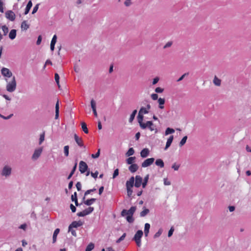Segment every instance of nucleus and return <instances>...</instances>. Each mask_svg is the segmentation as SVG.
Returning a JSON list of instances; mask_svg holds the SVG:
<instances>
[{
    "mask_svg": "<svg viewBox=\"0 0 251 251\" xmlns=\"http://www.w3.org/2000/svg\"><path fill=\"white\" fill-rule=\"evenodd\" d=\"M159 78L158 77H155L153 79V81H152V85H155L159 81Z\"/></svg>",
    "mask_w": 251,
    "mask_h": 251,
    "instance_id": "obj_64",
    "label": "nucleus"
},
{
    "mask_svg": "<svg viewBox=\"0 0 251 251\" xmlns=\"http://www.w3.org/2000/svg\"><path fill=\"white\" fill-rule=\"evenodd\" d=\"M91 106L92 110L96 109V103L93 99L91 100Z\"/></svg>",
    "mask_w": 251,
    "mask_h": 251,
    "instance_id": "obj_40",
    "label": "nucleus"
},
{
    "mask_svg": "<svg viewBox=\"0 0 251 251\" xmlns=\"http://www.w3.org/2000/svg\"><path fill=\"white\" fill-rule=\"evenodd\" d=\"M2 29L4 33V35H6L8 32V28L5 25L2 26Z\"/></svg>",
    "mask_w": 251,
    "mask_h": 251,
    "instance_id": "obj_45",
    "label": "nucleus"
},
{
    "mask_svg": "<svg viewBox=\"0 0 251 251\" xmlns=\"http://www.w3.org/2000/svg\"><path fill=\"white\" fill-rule=\"evenodd\" d=\"M95 245L93 243H90L86 248L85 251H91L94 248Z\"/></svg>",
    "mask_w": 251,
    "mask_h": 251,
    "instance_id": "obj_33",
    "label": "nucleus"
},
{
    "mask_svg": "<svg viewBox=\"0 0 251 251\" xmlns=\"http://www.w3.org/2000/svg\"><path fill=\"white\" fill-rule=\"evenodd\" d=\"M189 75V73H185L182 75L177 80L176 82H179L183 79V78Z\"/></svg>",
    "mask_w": 251,
    "mask_h": 251,
    "instance_id": "obj_44",
    "label": "nucleus"
},
{
    "mask_svg": "<svg viewBox=\"0 0 251 251\" xmlns=\"http://www.w3.org/2000/svg\"><path fill=\"white\" fill-rule=\"evenodd\" d=\"M139 168V166L137 164H131L129 167L128 170L131 173H134L136 172Z\"/></svg>",
    "mask_w": 251,
    "mask_h": 251,
    "instance_id": "obj_17",
    "label": "nucleus"
},
{
    "mask_svg": "<svg viewBox=\"0 0 251 251\" xmlns=\"http://www.w3.org/2000/svg\"><path fill=\"white\" fill-rule=\"evenodd\" d=\"M126 233H124L117 241V243H120L121 241L124 240L126 236Z\"/></svg>",
    "mask_w": 251,
    "mask_h": 251,
    "instance_id": "obj_41",
    "label": "nucleus"
},
{
    "mask_svg": "<svg viewBox=\"0 0 251 251\" xmlns=\"http://www.w3.org/2000/svg\"><path fill=\"white\" fill-rule=\"evenodd\" d=\"M174 139V136L173 135H171L169 137V138L168 139L166 146L164 148V150L166 151L171 145V144L172 143V142Z\"/></svg>",
    "mask_w": 251,
    "mask_h": 251,
    "instance_id": "obj_15",
    "label": "nucleus"
},
{
    "mask_svg": "<svg viewBox=\"0 0 251 251\" xmlns=\"http://www.w3.org/2000/svg\"><path fill=\"white\" fill-rule=\"evenodd\" d=\"M88 166L86 162L83 161H80L79 164V171L81 174H84L86 172V176L90 175V171L88 170Z\"/></svg>",
    "mask_w": 251,
    "mask_h": 251,
    "instance_id": "obj_4",
    "label": "nucleus"
},
{
    "mask_svg": "<svg viewBox=\"0 0 251 251\" xmlns=\"http://www.w3.org/2000/svg\"><path fill=\"white\" fill-rule=\"evenodd\" d=\"M136 157H129L126 160V162L127 164L131 165L133 164V162H134L135 160Z\"/></svg>",
    "mask_w": 251,
    "mask_h": 251,
    "instance_id": "obj_29",
    "label": "nucleus"
},
{
    "mask_svg": "<svg viewBox=\"0 0 251 251\" xmlns=\"http://www.w3.org/2000/svg\"><path fill=\"white\" fill-rule=\"evenodd\" d=\"M119 175V169H116L114 170L113 174V178H116Z\"/></svg>",
    "mask_w": 251,
    "mask_h": 251,
    "instance_id": "obj_53",
    "label": "nucleus"
},
{
    "mask_svg": "<svg viewBox=\"0 0 251 251\" xmlns=\"http://www.w3.org/2000/svg\"><path fill=\"white\" fill-rule=\"evenodd\" d=\"M154 158H150L146 159L142 163V167L145 168L151 165L154 162Z\"/></svg>",
    "mask_w": 251,
    "mask_h": 251,
    "instance_id": "obj_11",
    "label": "nucleus"
},
{
    "mask_svg": "<svg viewBox=\"0 0 251 251\" xmlns=\"http://www.w3.org/2000/svg\"><path fill=\"white\" fill-rule=\"evenodd\" d=\"M11 168L8 165H5L2 168L0 174L2 176L7 177L11 175Z\"/></svg>",
    "mask_w": 251,
    "mask_h": 251,
    "instance_id": "obj_6",
    "label": "nucleus"
},
{
    "mask_svg": "<svg viewBox=\"0 0 251 251\" xmlns=\"http://www.w3.org/2000/svg\"><path fill=\"white\" fill-rule=\"evenodd\" d=\"M137 111L136 109H135L132 111V113L131 114V115L130 116V118L129 119V123H131L133 122V121L134 120V119L135 118V115L137 114Z\"/></svg>",
    "mask_w": 251,
    "mask_h": 251,
    "instance_id": "obj_25",
    "label": "nucleus"
},
{
    "mask_svg": "<svg viewBox=\"0 0 251 251\" xmlns=\"http://www.w3.org/2000/svg\"><path fill=\"white\" fill-rule=\"evenodd\" d=\"M150 212V210L146 207H143V210L140 213V216L141 217L146 216Z\"/></svg>",
    "mask_w": 251,
    "mask_h": 251,
    "instance_id": "obj_22",
    "label": "nucleus"
},
{
    "mask_svg": "<svg viewBox=\"0 0 251 251\" xmlns=\"http://www.w3.org/2000/svg\"><path fill=\"white\" fill-rule=\"evenodd\" d=\"M174 231V228L172 226V227H171V228L170 229V230L168 231V236L169 237H171L172 236L173 234Z\"/></svg>",
    "mask_w": 251,
    "mask_h": 251,
    "instance_id": "obj_49",
    "label": "nucleus"
},
{
    "mask_svg": "<svg viewBox=\"0 0 251 251\" xmlns=\"http://www.w3.org/2000/svg\"><path fill=\"white\" fill-rule=\"evenodd\" d=\"M150 224L149 223H146L145 224V227H144V233L145 237H147L148 236L150 229Z\"/></svg>",
    "mask_w": 251,
    "mask_h": 251,
    "instance_id": "obj_19",
    "label": "nucleus"
},
{
    "mask_svg": "<svg viewBox=\"0 0 251 251\" xmlns=\"http://www.w3.org/2000/svg\"><path fill=\"white\" fill-rule=\"evenodd\" d=\"M69 146H65L64 148V154L66 156H68L69 155Z\"/></svg>",
    "mask_w": 251,
    "mask_h": 251,
    "instance_id": "obj_42",
    "label": "nucleus"
},
{
    "mask_svg": "<svg viewBox=\"0 0 251 251\" xmlns=\"http://www.w3.org/2000/svg\"><path fill=\"white\" fill-rule=\"evenodd\" d=\"M32 6V3L31 0L28 1V3L26 5V6L25 7V11L24 12L25 15H26L28 13Z\"/></svg>",
    "mask_w": 251,
    "mask_h": 251,
    "instance_id": "obj_18",
    "label": "nucleus"
},
{
    "mask_svg": "<svg viewBox=\"0 0 251 251\" xmlns=\"http://www.w3.org/2000/svg\"><path fill=\"white\" fill-rule=\"evenodd\" d=\"M135 151L133 148H130L126 153V156H130L134 153Z\"/></svg>",
    "mask_w": 251,
    "mask_h": 251,
    "instance_id": "obj_31",
    "label": "nucleus"
},
{
    "mask_svg": "<svg viewBox=\"0 0 251 251\" xmlns=\"http://www.w3.org/2000/svg\"><path fill=\"white\" fill-rule=\"evenodd\" d=\"M40 4L39 3H38L33 8V10H32V14H34V13H35L38 9V8H39V6Z\"/></svg>",
    "mask_w": 251,
    "mask_h": 251,
    "instance_id": "obj_54",
    "label": "nucleus"
},
{
    "mask_svg": "<svg viewBox=\"0 0 251 251\" xmlns=\"http://www.w3.org/2000/svg\"><path fill=\"white\" fill-rule=\"evenodd\" d=\"M71 200L72 201H75L77 200V193L76 192H75L73 195L71 196Z\"/></svg>",
    "mask_w": 251,
    "mask_h": 251,
    "instance_id": "obj_46",
    "label": "nucleus"
},
{
    "mask_svg": "<svg viewBox=\"0 0 251 251\" xmlns=\"http://www.w3.org/2000/svg\"><path fill=\"white\" fill-rule=\"evenodd\" d=\"M100 149H98L97 152L96 154H92L91 156L93 158H97L100 156Z\"/></svg>",
    "mask_w": 251,
    "mask_h": 251,
    "instance_id": "obj_43",
    "label": "nucleus"
},
{
    "mask_svg": "<svg viewBox=\"0 0 251 251\" xmlns=\"http://www.w3.org/2000/svg\"><path fill=\"white\" fill-rule=\"evenodd\" d=\"M16 37V29H12L9 34V37L10 39L13 40Z\"/></svg>",
    "mask_w": 251,
    "mask_h": 251,
    "instance_id": "obj_21",
    "label": "nucleus"
},
{
    "mask_svg": "<svg viewBox=\"0 0 251 251\" xmlns=\"http://www.w3.org/2000/svg\"><path fill=\"white\" fill-rule=\"evenodd\" d=\"M68 231L71 232L72 235H73L74 236L76 237L77 234H76L75 230L73 229V228H71L70 230V226L68 227Z\"/></svg>",
    "mask_w": 251,
    "mask_h": 251,
    "instance_id": "obj_47",
    "label": "nucleus"
},
{
    "mask_svg": "<svg viewBox=\"0 0 251 251\" xmlns=\"http://www.w3.org/2000/svg\"><path fill=\"white\" fill-rule=\"evenodd\" d=\"M134 185V184L132 183V182H129L128 181H127L126 182V187L132 188Z\"/></svg>",
    "mask_w": 251,
    "mask_h": 251,
    "instance_id": "obj_56",
    "label": "nucleus"
},
{
    "mask_svg": "<svg viewBox=\"0 0 251 251\" xmlns=\"http://www.w3.org/2000/svg\"><path fill=\"white\" fill-rule=\"evenodd\" d=\"M162 231H163V230L161 228H160L158 230V231L156 233H155V234L154 235V236H153L154 238H156L159 237L162 234Z\"/></svg>",
    "mask_w": 251,
    "mask_h": 251,
    "instance_id": "obj_38",
    "label": "nucleus"
},
{
    "mask_svg": "<svg viewBox=\"0 0 251 251\" xmlns=\"http://www.w3.org/2000/svg\"><path fill=\"white\" fill-rule=\"evenodd\" d=\"M59 231H60V229L59 228H56L55 229V230L53 232V236H52V243H54L56 242V239H57V236L58 234L59 233Z\"/></svg>",
    "mask_w": 251,
    "mask_h": 251,
    "instance_id": "obj_20",
    "label": "nucleus"
},
{
    "mask_svg": "<svg viewBox=\"0 0 251 251\" xmlns=\"http://www.w3.org/2000/svg\"><path fill=\"white\" fill-rule=\"evenodd\" d=\"M29 27V25L26 23V21H24L22 23L21 28L24 30H27Z\"/></svg>",
    "mask_w": 251,
    "mask_h": 251,
    "instance_id": "obj_30",
    "label": "nucleus"
},
{
    "mask_svg": "<svg viewBox=\"0 0 251 251\" xmlns=\"http://www.w3.org/2000/svg\"><path fill=\"white\" fill-rule=\"evenodd\" d=\"M96 201V199L91 198L90 199H88L85 201H84V204L87 206H90Z\"/></svg>",
    "mask_w": 251,
    "mask_h": 251,
    "instance_id": "obj_23",
    "label": "nucleus"
},
{
    "mask_svg": "<svg viewBox=\"0 0 251 251\" xmlns=\"http://www.w3.org/2000/svg\"><path fill=\"white\" fill-rule=\"evenodd\" d=\"M144 118V115L138 112L137 119L140 127L142 129H145L148 128L151 131H154V132L156 133L158 132V130L153 122L151 121H148L145 123L143 122Z\"/></svg>",
    "mask_w": 251,
    "mask_h": 251,
    "instance_id": "obj_1",
    "label": "nucleus"
},
{
    "mask_svg": "<svg viewBox=\"0 0 251 251\" xmlns=\"http://www.w3.org/2000/svg\"><path fill=\"white\" fill-rule=\"evenodd\" d=\"M187 139V136H184L180 142H179V145L180 147L183 146L186 142V140Z\"/></svg>",
    "mask_w": 251,
    "mask_h": 251,
    "instance_id": "obj_36",
    "label": "nucleus"
},
{
    "mask_svg": "<svg viewBox=\"0 0 251 251\" xmlns=\"http://www.w3.org/2000/svg\"><path fill=\"white\" fill-rule=\"evenodd\" d=\"M124 4L126 6H129L131 4V0H126Z\"/></svg>",
    "mask_w": 251,
    "mask_h": 251,
    "instance_id": "obj_63",
    "label": "nucleus"
},
{
    "mask_svg": "<svg viewBox=\"0 0 251 251\" xmlns=\"http://www.w3.org/2000/svg\"><path fill=\"white\" fill-rule=\"evenodd\" d=\"M96 191V188H93V189H92L88 190H87L85 192V196H87V195L90 194L91 192H94V191Z\"/></svg>",
    "mask_w": 251,
    "mask_h": 251,
    "instance_id": "obj_58",
    "label": "nucleus"
},
{
    "mask_svg": "<svg viewBox=\"0 0 251 251\" xmlns=\"http://www.w3.org/2000/svg\"><path fill=\"white\" fill-rule=\"evenodd\" d=\"M16 88V81L15 76H13L12 80L6 85V90L9 92H14Z\"/></svg>",
    "mask_w": 251,
    "mask_h": 251,
    "instance_id": "obj_5",
    "label": "nucleus"
},
{
    "mask_svg": "<svg viewBox=\"0 0 251 251\" xmlns=\"http://www.w3.org/2000/svg\"><path fill=\"white\" fill-rule=\"evenodd\" d=\"M135 187L136 188H139L142 185L143 178L140 176H136L135 177Z\"/></svg>",
    "mask_w": 251,
    "mask_h": 251,
    "instance_id": "obj_12",
    "label": "nucleus"
},
{
    "mask_svg": "<svg viewBox=\"0 0 251 251\" xmlns=\"http://www.w3.org/2000/svg\"><path fill=\"white\" fill-rule=\"evenodd\" d=\"M143 235V232L142 230H138L135 234L132 240L134 241L138 247L141 246V238Z\"/></svg>",
    "mask_w": 251,
    "mask_h": 251,
    "instance_id": "obj_3",
    "label": "nucleus"
},
{
    "mask_svg": "<svg viewBox=\"0 0 251 251\" xmlns=\"http://www.w3.org/2000/svg\"><path fill=\"white\" fill-rule=\"evenodd\" d=\"M76 187L78 191L81 190V184L80 182H77L76 184Z\"/></svg>",
    "mask_w": 251,
    "mask_h": 251,
    "instance_id": "obj_60",
    "label": "nucleus"
},
{
    "mask_svg": "<svg viewBox=\"0 0 251 251\" xmlns=\"http://www.w3.org/2000/svg\"><path fill=\"white\" fill-rule=\"evenodd\" d=\"M139 112H140L141 114L144 115L146 114L149 113V110H148L147 108H146L144 107H141L139 111Z\"/></svg>",
    "mask_w": 251,
    "mask_h": 251,
    "instance_id": "obj_32",
    "label": "nucleus"
},
{
    "mask_svg": "<svg viewBox=\"0 0 251 251\" xmlns=\"http://www.w3.org/2000/svg\"><path fill=\"white\" fill-rule=\"evenodd\" d=\"M94 210V207L90 206L82 211L77 213L76 215L78 217H84L92 213Z\"/></svg>",
    "mask_w": 251,
    "mask_h": 251,
    "instance_id": "obj_7",
    "label": "nucleus"
},
{
    "mask_svg": "<svg viewBox=\"0 0 251 251\" xmlns=\"http://www.w3.org/2000/svg\"><path fill=\"white\" fill-rule=\"evenodd\" d=\"M155 163L156 165L159 166L160 168H163L164 167V163L163 160L161 159H156Z\"/></svg>",
    "mask_w": 251,
    "mask_h": 251,
    "instance_id": "obj_24",
    "label": "nucleus"
},
{
    "mask_svg": "<svg viewBox=\"0 0 251 251\" xmlns=\"http://www.w3.org/2000/svg\"><path fill=\"white\" fill-rule=\"evenodd\" d=\"M91 176L94 178L95 179L97 178L98 177V175L99 174V172L98 171H96L95 173L91 172L90 173Z\"/></svg>",
    "mask_w": 251,
    "mask_h": 251,
    "instance_id": "obj_51",
    "label": "nucleus"
},
{
    "mask_svg": "<svg viewBox=\"0 0 251 251\" xmlns=\"http://www.w3.org/2000/svg\"><path fill=\"white\" fill-rule=\"evenodd\" d=\"M165 102V100L164 98H159L158 99V102L159 103V105H164Z\"/></svg>",
    "mask_w": 251,
    "mask_h": 251,
    "instance_id": "obj_48",
    "label": "nucleus"
},
{
    "mask_svg": "<svg viewBox=\"0 0 251 251\" xmlns=\"http://www.w3.org/2000/svg\"><path fill=\"white\" fill-rule=\"evenodd\" d=\"M164 91V89L161 87H157L155 89V92L157 93H161Z\"/></svg>",
    "mask_w": 251,
    "mask_h": 251,
    "instance_id": "obj_57",
    "label": "nucleus"
},
{
    "mask_svg": "<svg viewBox=\"0 0 251 251\" xmlns=\"http://www.w3.org/2000/svg\"><path fill=\"white\" fill-rule=\"evenodd\" d=\"M74 139L78 146L80 147H83L84 149L85 148V146L83 143V141L81 138H79L77 134H75Z\"/></svg>",
    "mask_w": 251,
    "mask_h": 251,
    "instance_id": "obj_13",
    "label": "nucleus"
},
{
    "mask_svg": "<svg viewBox=\"0 0 251 251\" xmlns=\"http://www.w3.org/2000/svg\"><path fill=\"white\" fill-rule=\"evenodd\" d=\"M126 190H127V196L128 197L130 198L132 196V192H133L132 188H129H129L126 187Z\"/></svg>",
    "mask_w": 251,
    "mask_h": 251,
    "instance_id": "obj_39",
    "label": "nucleus"
},
{
    "mask_svg": "<svg viewBox=\"0 0 251 251\" xmlns=\"http://www.w3.org/2000/svg\"><path fill=\"white\" fill-rule=\"evenodd\" d=\"M70 209L73 213L75 212L76 210V208L75 206L73 204H71L70 205Z\"/></svg>",
    "mask_w": 251,
    "mask_h": 251,
    "instance_id": "obj_59",
    "label": "nucleus"
},
{
    "mask_svg": "<svg viewBox=\"0 0 251 251\" xmlns=\"http://www.w3.org/2000/svg\"><path fill=\"white\" fill-rule=\"evenodd\" d=\"M77 159H76L75 164H74V166L71 173H70L69 175L67 177V179H70L72 177L73 175L74 174L75 171H76V168H77Z\"/></svg>",
    "mask_w": 251,
    "mask_h": 251,
    "instance_id": "obj_16",
    "label": "nucleus"
},
{
    "mask_svg": "<svg viewBox=\"0 0 251 251\" xmlns=\"http://www.w3.org/2000/svg\"><path fill=\"white\" fill-rule=\"evenodd\" d=\"M149 153L150 151L147 148L143 149L140 152L141 156L142 158H146L149 155Z\"/></svg>",
    "mask_w": 251,
    "mask_h": 251,
    "instance_id": "obj_14",
    "label": "nucleus"
},
{
    "mask_svg": "<svg viewBox=\"0 0 251 251\" xmlns=\"http://www.w3.org/2000/svg\"><path fill=\"white\" fill-rule=\"evenodd\" d=\"M56 41H57V36H56V35L55 34L53 35V36L52 38L50 44L55 45Z\"/></svg>",
    "mask_w": 251,
    "mask_h": 251,
    "instance_id": "obj_52",
    "label": "nucleus"
},
{
    "mask_svg": "<svg viewBox=\"0 0 251 251\" xmlns=\"http://www.w3.org/2000/svg\"><path fill=\"white\" fill-rule=\"evenodd\" d=\"M45 131H44L42 134H40V138H39V145H41L42 143H43V142L44 141V140H45Z\"/></svg>",
    "mask_w": 251,
    "mask_h": 251,
    "instance_id": "obj_35",
    "label": "nucleus"
},
{
    "mask_svg": "<svg viewBox=\"0 0 251 251\" xmlns=\"http://www.w3.org/2000/svg\"><path fill=\"white\" fill-rule=\"evenodd\" d=\"M43 147H40L35 149L31 156V159L34 161L37 160L41 156L43 151Z\"/></svg>",
    "mask_w": 251,
    "mask_h": 251,
    "instance_id": "obj_8",
    "label": "nucleus"
},
{
    "mask_svg": "<svg viewBox=\"0 0 251 251\" xmlns=\"http://www.w3.org/2000/svg\"><path fill=\"white\" fill-rule=\"evenodd\" d=\"M213 83L217 86H220L221 84V80L215 76L213 79Z\"/></svg>",
    "mask_w": 251,
    "mask_h": 251,
    "instance_id": "obj_28",
    "label": "nucleus"
},
{
    "mask_svg": "<svg viewBox=\"0 0 251 251\" xmlns=\"http://www.w3.org/2000/svg\"><path fill=\"white\" fill-rule=\"evenodd\" d=\"M136 210V206H131L129 210L123 209L121 213V215L123 217L126 215V220L129 223H132L134 219L133 215Z\"/></svg>",
    "mask_w": 251,
    "mask_h": 251,
    "instance_id": "obj_2",
    "label": "nucleus"
},
{
    "mask_svg": "<svg viewBox=\"0 0 251 251\" xmlns=\"http://www.w3.org/2000/svg\"><path fill=\"white\" fill-rule=\"evenodd\" d=\"M1 73L3 76L5 77H10L12 76V72L6 68H2L1 70Z\"/></svg>",
    "mask_w": 251,
    "mask_h": 251,
    "instance_id": "obj_10",
    "label": "nucleus"
},
{
    "mask_svg": "<svg viewBox=\"0 0 251 251\" xmlns=\"http://www.w3.org/2000/svg\"><path fill=\"white\" fill-rule=\"evenodd\" d=\"M81 126L82 129L84 131V132L85 133H86V134L88 133V128L87 127L86 124L85 122H82L81 123Z\"/></svg>",
    "mask_w": 251,
    "mask_h": 251,
    "instance_id": "obj_27",
    "label": "nucleus"
},
{
    "mask_svg": "<svg viewBox=\"0 0 251 251\" xmlns=\"http://www.w3.org/2000/svg\"><path fill=\"white\" fill-rule=\"evenodd\" d=\"M13 116V114H10L9 116H7V117H5L2 115H1V114H0V117L2 118V119H4V120H8V119H9L10 118H11L12 116Z\"/></svg>",
    "mask_w": 251,
    "mask_h": 251,
    "instance_id": "obj_50",
    "label": "nucleus"
},
{
    "mask_svg": "<svg viewBox=\"0 0 251 251\" xmlns=\"http://www.w3.org/2000/svg\"><path fill=\"white\" fill-rule=\"evenodd\" d=\"M149 175L148 174L144 178L143 182H142V186L143 188H145L146 187L148 182V180H149Z\"/></svg>",
    "mask_w": 251,
    "mask_h": 251,
    "instance_id": "obj_26",
    "label": "nucleus"
},
{
    "mask_svg": "<svg viewBox=\"0 0 251 251\" xmlns=\"http://www.w3.org/2000/svg\"><path fill=\"white\" fill-rule=\"evenodd\" d=\"M172 44H173L172 42H171V41L168 42L165 44V45L164 46L163 48L166 49V48L170 47L172 45Z\"/></svg>",
    "mask_w": 251,
    "mask_h": 251,
    "instance_id": "obj_61",
    "label": "nucleus"
},
{
    "mask_svg": "<svg viewBox=\"0 0 251 251\" xmlns=\"http://www.w3.org/2000/svg\"><path fill=\"white\" fill-rule=\"evenodd\" d=\"M175 132V130L170 127H167L165 131V135H167L170 134H172Z\"/></svg>",
    "mask_w": 251,
    "mask_h": 251,
    "instance_id": "obj_34",
    "label": "nucleus"
},
{
    "mask_svg": "<svg viewBox=\"0 0 251 251\" xmlns=\"http://www.w3.org/2000/svg\"><path fill=\"white\" fill-rule=\"evenodd\" d=\"M151 98L153 100H156L158 99V95L157 94H152L151 95Z\"/></svg>",
    "mask_w": 251,
    "mask_h": 251,
    "instance_id": "obj_62",
    "label": "nucleus"
},
{
    "mask_svg": "<svg viewBox=\"0 0 251 251\" xmlns=\"http://www.w3.org/2000/svg\"><path fill=\"white\" fill-rule=\"evenodd\" d=\"M5 17L11 21L15 19V14L12 10H8L5 12Z\"/></svg>",
    "mask_w": 251,
    "mask_h": 251,
    "instance_id": "obj_9",
    "label": "nucleus"
},
{
    "mask_svg": "<svg viewBox=\"0 0 251 251\" xmlns=\"http://www.w3.org/2000/svg\"><path fill=\"white\" fill-rule=\"evenodd\" d=\"M180 167V165H177L176 163H175L172 166V168L174 169L175 171H177Z\"/></svg>",
    "mask_w": 251,
    "mask_h": 251,
    "instance_id": "obj_55",
    "label": "nucleus"
},
{
    "mask_svg": "<svg viewBox=\"0 0 251 251\" xmlns=\"http://www.w3.org/2000/svg\"><path fill=\"white\" fill-rule=\"evenodd\" d=\"M70 229L73 228H77L79 226L76 223V221H73L70 225Z\"/></svg>",
    "mask_w": 251,
    "mask_h": 251,
    "instance_id": "obj_37",
    "label": "nucleus"
}]
</instances>
